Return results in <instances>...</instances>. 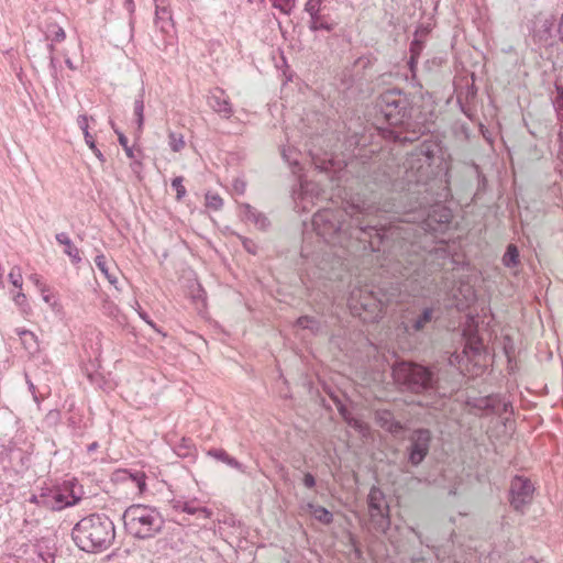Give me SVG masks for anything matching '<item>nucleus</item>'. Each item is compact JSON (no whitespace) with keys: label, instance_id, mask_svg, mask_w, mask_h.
Segmentation results:
<instances>
[{"label":"nucleus","instance_id":"23","mask_svg":"<svg viewBox=\"0 0 563 563\" xmlns=\"http://www.w3.org/2000/svg\"><path fill=\"white\" fill-rule=\"evenodd\" d=\"M95 264L97 268L104 275V277L108 279V282L113 285L115 288L118 283V277L115 275V272H111L110 268L107 265V260L103 254H99L95 257Z\"/></svg>","mask_w":563,"mask_h":563},{"label":"nucleus","instance_id":"33","mask_svg":"<svg viewBox=\"0 0 563 563\" xmlns=\"http://www.w3.org/2000/svg\"><path fill=\"white\" fill-rule=\"evenodd\" d=\"M273 5L279 9L283 13L289 14L291 9L295 7V0H272Z\"/></svg>","mask_w":563,"mask_h":563},{"label":"nucleus","instance_id":"11","mask_svg":"<svg viewBox=\"0 0 563 563\" xmlns=\"http://www.w3.org/2000/svg\"><path fill=\"white\" fill-rule=\"evenodd\" d=\"M431 439L432 435L428 429H417L411 433L408 456L411 465L418 466L424 460L429 453Z\"/></svg>","mask_w":563,"mask_h":563},{"label":"nucleus","instance_id":"18","mask_svg":"<svg viewBox=\"0 0 563 563\" xmlns=\"http://www.w3.org/2000/svg\"><path fill=\"white\" fill-rule=\"evenodd\" d=\"M374 529L385 533L390 526L389 506H376L368 509Z\"/></svg>","mask_w":563,"mask_h":563},{"label":"nucleus","instance_id":"21","mask_svg":"<svg viewBox=\"0 0 563 563\" xmlns=\"http://www.w3.org/2000/svg\"><path fill=\"white\" fill-rule=\"evenodd\" d=\"M307 508L317 521L323 525H330L333 521V515L327 508L313 503H308Z\"/></svg>","mask_w":563,"mask_h":563},{"label":"nucleus","instance_id":"2","mask_svg":"<svg viewBox=\"0 0 563 563\" xmlns=\"http://www.w3.org/2000/svg\"><path fill=\"white\" fill-rule=\"evenodd\" d=\"M377 107L391 128L387 131L386 137L397 143L413 142L418 139L415 131L408 130L411 108L404 92L399 89L386 90L379 96Z\"/></svg>","mask_w":563,"mask_h":563},{"label":"nucleus","instance_id":"32","mask_svg":"<svg viewBox=\"0 0 563 563\" xmlns=\"http://www.w3.org/2000/svg\"><path fill=\"white\" fill-rule=\"evenodd\" d=\"M282 156L283 158L288 163V164H294V165H297L298 164V154L296 152L295 148H291L290 146H284L282 148Z\"/></svg>","mask_w":563,"mask_h":563},{"label":"nucleus","instance_id":"44","mask_svg":"<svg viewBox=\"0 0 563 563\" xmlns=\"http://www.w3.org/2000/svg\"><path fill=\"white\" fill-rule=\"evenodd\" d=\"M411 57L408 62V65H409V68H410V71L412 73V76H415V67L417 65V56L415 55L413 53V47H411Z\"/></svg>","mask_w":563,"mask_h":563},{"label":"nucleus","instance_id":"57","mask_svg":"<svg viewBox=\"0 0 563 563\" xmlns=\"http://www.w3.org/2000/svg\"><path fill=\"white\" fill-rule=\"evenodd\" d=\"M306 186H307V185H306L305 183H301V184H300V190H301V192H303V191H306V190H307V189H306Z\"/></svg>","mask_w":563,"mask_h":563},{"label":"nucleus","instance_id":"53","mask_svg":"<svg viewBox=\"0 0 563 563\" xmlns=\"http://www.w3.org/2000/svg\"><path fill=\"white\" fill-rule=\"evenodd\" d=\"M423 562H424L423 558H413L411 563H423Z\"/></svg>","mask_w":563,"mask_h":563},{"label":"nucleus","instance_id":"29","mask_svg":"<svg viewBox=\"0 0 563 563\" xmlns=\"http://www.w3.org/2000/svg\"><path fill=\"white\" fill-rule=\"evenodd\" d=\"M210 454L213 455L217 460H220V461L229 464L232 467H235V468L240 467V463L234 457L230 456L223 450H213V451H210Z\"/></svg>","mask_w":563,"mask_h":563},{"label":"nucleus","instance_id":"6","mask_svg":"<svg viewBox=\"0 0 563 563\" xmlns=\"http://www.w3.org/2000/svg\"><path fill=\"white\" fill-rule=\"evenodd\" d=\"M395 379L406 386L410 391L420 394L435 388L437 380L433 373L419 364L399 362L393 367Z\"/></svg>","mask_w":563,"mask_h":563},{"label":"nucleus","instance_id":"17","mask_svg":"<svg viewBox=\"0 0 563 563\" xmlns=\"http://www.w3.org/2000/svg\"><path fill=\"white\" fill-rule=\"evenodd\" d=\"M173 508L176 511L197 516L198 519H209L212 515L209 508L200 506L197 500H175Z\"/></svg>","mask_w":563,"mask_h":563},{"label":"nucleus","instance_id":"16","mask_svg":"<svg viewBox=\"0 0 563 563\" xmlns=\"http://www.w3.org/2000/svg\"><path fill=\"white\" fill-rule=\"evenodd\" d=\"M374 419L377 426L394 435H398L404 430L401 422L397 421L393 412L387 409L376 410Z\"/></svg>","mask_w":563,"mask_h":563},{"label":"nucleus","instance_id":"60","mask_svg":"<svg viewBox=\"0 0 563 563\" xmlns=\"http://www.w3.org/2000/svg\"><path fill=\"white\" fill-rule=\"evenodd\" d=\"M507 408H508V404H504V411H507Z\"/></svg>","mask_w":563,"mask_h":563},{"label":"nucleus","instance_id":"30","mask_svg":"<svg viewBox=\"0 0 563 563\" xmlns=\"http://www.w3.org/2000/svg\"><path fill=\"white\" fill-rule=\"evenodd\" d=\"M184 178L181 176L175 177L172 180V187L176 190V199L180 201L187 194L185 186L183 185Z\"/></svg>","mask_w":563,"mask_h":563},{"label":"nucleus","instance_id":"35","mask_svg":"<svg viewBox=\"0 0 563 563\" xmlns=\"http://www.w3.org/2000/svg\"><path fill=\"white\" fill-rule=\"evenodd\" d=\"M9 279L10 282L12 283V285L16 288H22V275H21V269L20 267L18 266H14L10 274H9Z\"/></svg>","mask_w":563,"mask_h":563},{"label":"nucleus","instance_id":"28","mask_svg":"<svg viewBox=\"0 0 563 563\" xmlns=\"http://www.w3.org/2000/svg\"><path fill=\"white\" fill-rule=\"evenodd\" d=\"M168 144L174 152H180L185 147L183 134L169 132Z\"/></svg>","mask_w":563,"mask_h":563},{"label":"nucleus","instance_id":"8","mask_svg":"<svg viewBox=\"0 0 563 563\" xmlns=\"http://www.w3.org/2000/svg\"><path fill=\"white\" fill-rule=\"evenodd\" d=\"M349 307L354 314L362 316L368 312L372 319H377L383 311V301L367 288L353 289L347 300Z\"/></svg>","mask_w":563,"mask_h":563},{"label":"nucleus","instance_id":"46","mask_svg":"<svg viewBox=\"0 0 563 563\" xmlns=\"http://www.w3.org/2000/svg\"><path fill=\"white\" fill-rule=\"evenodd\" d=\"M410 531L412 533H415V536L418 538L420 544H423L426 547H430L429 542L422 538V534L418 530H416L415 528L411 527Z\"/></svg>","mask_w":563,"mask_h":563},{"label":"nucleus","instance_id":"55","mask_svg":"<svg viewBox=\"0 0 563 563\" xmlns=\"http://www.w3.org/2000/svg\"><path fill=\"white\" fill-rule=\"evenodd\" d=\"M47 48H48L49 53L52 54V53H53V51H54V48H55V47H54V44H53V43L48 44V45H47Z\"/></svg>","mask_w":563,"mask_h":563},{"label":"nucleus","instance_id":"52","mask_svg":"<svg viewBox=\"0 0 563 563\" xmlns=\"http://www.w3.org/2000/svg\"><path fill=\"white\" fill-rule=\"evenodd\" d=\"M98 448V443L97 442H92L91 444L88 445V451H93Z\"/></svg>","mask_w":563,"mask_h":563},{"label":"nucleus","instance_id":"48","mask_svg":"<svg viewBox=\"0 0 563 563\" xmlns=\"http://www.w3.org/2000/svg\"><path fill=\"white\" fill-rule=\"evenodd\" d=\"M41 498H43L42 494H40V495H32L31 498H30V503H33V504L40 506Z\"/></svg>","mask_w":563,"mask_h":563},{"label":"nucleus","instance_id":"4","mask_svg":"<svg viewBox=\"0 0 563 563\" xmlns=\"http://www.w3.org/2000/svg\"><path fill=\"white\" fill-rule=\"evenodd\" d=\"M114 525L104 515L85 517L76 523L71 531L76 545L86 552L106 550L114 540Z\"/></svg>","mask_w":563,"mask_h":563},{"label":"nucleus","instance_id":"59","mask_svg":"<svg viewBox=\"0 0 563 563\" xmlns=\"http://www.w3.org/2000/svg\"><path fill=\"white\" fill-rule=\"evenodd\" d=\"M51 417H52V418H53V417H56V412L51 411V412L48 413V418H51Z\"/></svg>","mask_w":563,"mask_h":563},{"label":"nucleus","instance_id":"26","mask_svg":"<svg viewBox=\"0 0 563 563\" xmlns=\"http://www.w3.org/2000/svg\"><path fill=\"white\" fill-rule=\"evenodd\" d=\"M368 509L376 506H388L385 501L384 493L376 486H373L367 496Z\"/></svg>","mask_w":563,"mask_h":563},{"label":"nucleus","instance_id":"41","mask_svg":"<svg viewBox=\"0 0 563 563\" xmlns=\"http://www.w3.org/2000/svg\"><path fill=\"white\" fill-rule=\"evenodd\" d=\"M242 243H243L244 249H245L249 253H251V254H256V252H257V246H256V244H255L252 240H250V239H243Z\"/></svg>","mask_w":563,"mask_h":563},{"label":"nucleus","instance_id":"34","mask_svg":"<svg viewBox=\"0 0 563 563\" xmlns=\"http://www.w3.org/2000/svg\"><path fill=\"white\" fill-rule=\"evenodd\" d=\"M206 205H207V207H209L213 210H219L222 207V199L217 194L208 192L206 195Z\"/></svg>","mask_w":563,"mask_h":563},{"label":"nucleus","instance_id":"7","mask_svg":"<svg viewBox=\"0 0 563 563\" xmlns=\"http://www.w3.org/2000/svg\"><path fill=\"white\" fill-rule=\"evenodd\" d=\"M336 9L338 1L335 0H308L305 11L310 15L309 29L311 31H333L338 22L331 19L330 11Z\"/></svg>","mask_w":563,"mask_h":563},{"label":"nucleus","instance_id":"45","mask_svg":"<svg viewBox=\"0 0 563 563\" xmlns=\"http://www.w3.org/2000/svg\"><path fill=\"white\" fill-rule=\"evenodd\" d=\"M13 300H14L15 305L23 306L26 301V297L23 292L20 291L14 296Z\"/></svg>","mask_w":563,"mask_h":563},{"label":"nucleus","instance_id":"37","mask_svg":"<svg viewBox=\"0 0 563 563\" xmlns=\"http://www.w3.org/2000/svg\"><path fill=\"white\" fill-rule=\"evenodd\" d=\"M65 31L62 27L55 25L49 31L47 38H49L52 42H62L65 40Z\"/></svg>","mask_w":563,"mask_h":563},{"label":"nucleus","instance_id":"36","mask_svg":"<svg viewBox=\"0 0 563 563\" xmlns=\"http://www.w3.org/2000/svg\"><path fill=\"white\" fill-rule=\"evenodd\" d=\"M64 493H65L67 499H73V497H75L76 504H78L81 499V489L79 488V492H76L75 485L70 482L65 485Z\"/></svg>","mask_w":563,"mask_h":563},{"label":"nucleus","instance_id":"3","mask_svg":"<svg viewBox=\"0 0 563 563\" xmlns=\"http://www.w3.org/2000/svg\"><path fill=\"white\" fill-rule=\"evenodd\" d=\"M434 157V145L423 143L406 157L402 165L398 168L397 176L388 175V181L395 188L407 190L412 194H420V190H413L412 186H427L432 177L431 164Z\"/></svg>","mask_w":563,"mask_h":563},{"label":"nucleus","instance_id":"22","mask_svg":"<svg viewBox=\"0 0 563 563\" xmlns=\"http://www.w3.org/2000/svg\"><path fill=\"white\" fill-rule=\"evenodd\" d=\"M133 112L135 117L137 132H142L144 124V89H141L139 96L134 100Z\"/></svg>","mask_w":563,"mask_h":563},{"label":"nucleus","instance_id":"12","mask_svg":"<svg viewBox=\"0 0 563 563\" xmlns=\"http://www.w3.org/2000/svg\"><path fill=\"white\" fill-rule=\"evenodd\" d=\"M208 104L214 112L224 119H229L233 113L229 96L219 87L213 88L210 91L208 96Z\"/></svg>","mask_w":563,"mask_h":563},{"label":"nucleus","instance_id":"27","mask_svg":"<svg viewBox=\"0 0 563 563\" xmlns=\"http://www.w3.org/2000/svg\"><path fill=\"white\" fill-rule=\"evenodd\" d=\"M297 327L301 329H308L313 333H317L321 329L320 321L316 319L314 317L310 316H302L297 319L296 321Z\"/></svg>","mask_w":563,"mask_h":563},{"label":"nucleus","instance_id":"19","mask_svg":"<svg viewBox=\"0 0 563 563\" xmlns=\"http://www.w3.org/2000/svg\"><path fill=\"white\" fill-rule=\"evenodd\" d=\"M58 244L64 245V253L70 258L73 264L81 262L79 250L74 245L73 241L67 233L62 232L55 235Z\"/></svg>","mask_w":563,"mask_h":563},{"label":"nucleus","instance_id":"43","mask_svg":"<svg viewBox=\"0 0 563 563\" xmlns=\"http://www.w3.org/2000/svg\"><path fill=\"white\" fill-rule=\"evenodd\" d=\"M77 124L80 130L84 132V136H86V131H88V117L82 114L77 118Z\"/></svg>","mask_w":563,"mask_h":563},{"label":"nucleus","instance_id":"42","mask_svg":"<svg viewBox=\"0 0 563 563\" xmlns=\"http://www.w3.org/2000/svg\"><path fill=\"white\" fill-rule=\"evenodd\" d=\"M466 349H470L473 352V354H479L482 351V343L478 340H476V341L472 340L465 346V350Z\"/></svg>","mask_w":563,"mask_h":563},{"label":"nucleus","instance_id":"54","mask_svg":"<svg viewBox=\"0 0 563 563\" xmlns=\"http://www.w3.org/2000/svg\"><path fill=\"white\" fill-rule=\"evenodd\" d=\"M140 317H141L144 321H146L147 323L152 324V323H151V321L147 319V314H146V313H142V312H140Z\"/></svg>","mask_w":563,"mask_h":563},{"label":"nucleus","instance_id":"49","mask_svg":"<svg viewBox=\"0 0 563 563\" xmlns=\"http://www.w3.org/2000/svg\"><path fill=\"white\" fill-rule=\"evenodd\" d=\"M49 68L52 71H56V59L53 55H49Z\"/></svg>","mask_w":563,"mask_h":563},{"label":"nucleus","instance_id":"40","mask_svg":"<svg viewBox=\"0 0 563 563\" xmlns=\"http://www.w3.org/2000/svg\"><path fill=\"white\" fill-rule=\"evenodd\" d=\"M302 484L306 488L312 489L317 484L316 477L311 473H305L302 477Z\"/></svg>","mask_w":563,"mask_h":563},{"label":"nucleus","instance_id":"51","mask_svg":"<svg viewBox=\"0 0 563 563\" xmlns=\"http://www.w3.org/2000/svg\"><path fill=\"white\" fill-rule=\"evenodd\" d=\"M29 386H30V389H31V391L33 394L34 400L37 401L38 399H37V396L35 395V391H34V389H35L34 385L31 382H29Z\"/></svg>","mask_w":563,"mask_h":563},{"label":"nucleus","instance_id":"14","mask_svg":"<svg viewBox=\"0 0 563 563\" xmlns=\"http://www.w3.org/2000/svg\"><path fill=\"white\" fill-rule=\"evenodd\" d=\"M117 483H126L135 486L139 494L146 490V475L142 471L118 470L113 476Z\"/></svg>","mask_w":563,"mask_h":563},{"label":"nucleus","instance_id":"58","mask_svg":"<svg viewBox=\"0 0 563 563\" xmlns=\"http://www.w3.org/2000/svg\"><path fill=\"white\" fill-rule=\"evenodd\" d=\"M66 65H67L69 68H71V69L74 68V66H73V64H71L70 59H66Z\"/></svg>","mask_w":563,"mask_h":563},{"label":"nucleus","instance_id":"1","mask_svg":"<svg viewBox=\"0 0 563 563\" xmlns=\"http://www.w3.org/2000/svg\"><path fill=\"white\" fill-rule=\"evenodd\" d=\"M378 208L373 205L351 203L344 209L325 208L313 214L312 227L316 233L328 244L349 247L352 240L367 243L377 238L383 242L387 232L405 241L406 252L413 256L409 261L417 265L413 274L415 280L442 269L450 262V252L444 240L435 242L439 234H443L450 227L452 211L450 208L434 203L429 208L409 209L404 212L395 211L389 223L395 221L406 225H390L382 223L376 213ZM374 249L373 242L368 241Z\"/></svg>","mask_w":563,"mask_h":563},{"label":"nucleus","instance_id":"13","mask_svg":"<svg viewBox=\"0 0 563 563\" xmlns=\"http://www.w3.org/2000/svg\"><path fill=\"white\" fill-rule=\"evenodd\" d=\"M43 498L40 500V507L51 510H62L65 507L76 505V498L67 499L63 490H47L42 493Z\"/></svg>","mask_w":563,"mask_h":563},{"label":"nucleus","instance_id":"31","mask_svg":"<svg viewBox=\"0 0 563 563\" xmlns=\"http://www.w3.org/2000/svg\"><path fill=\"white\" fill-rule=\"evenodd\" d=\"M85 141H86V144L89 146V148L93 152L96 157L101 163H103L106 161V158H104L103 154L101 153V151L96 146L95 140H93L92 135L89 133V131H86Z\"/></svg>","mask_w":563,"mask_h":563},{"label":"nucleus","instance_id":"38","mask_svg":"<svg viewBox=\"0 0 563 563\" xmlns=\"http://www.w3.org/2000/svg\"><path fill=\"white\" fill-rule=\"evenodd\" d=\"M117 133L119 136V143L124 148L126 156L129 158H134V152H133V148L131 146H129L128 137L123 133H120L118 131H117Z\"/></svg>","mask_w":563,"mask_h":563},{"label":"nucleus","instance_id":"39","mask_svg":"<svg viewBox=\"0 0 563 563\" xmlns=\"http://www.w3.org/2000/svg\"><path fill=\"white\" fill-rule=\"evenodd\" d=\"M554 107L559 120L563 123V91H560L554 100Z\"/></svg>","mask_w":563,"mask_h":563},{"label":"nucleus","instance_id":"9","mask_svg":"<svg viewBox=\"0 0 563 563\" xmlns=\"http://www.w3.org/2000/svg\"><path fill=\"white\" fill-rule=\"evenodd\" d=\"M437 320L435 309L433 307H424L407 311L400 322V329L405 334L413 336L418 333L427 331Z\"/></svg>","mask_w":563,"mask_h":563},{"label":"nucleus","instance_id":"50","mask_svg":"<svg viewBox=\"0 0 563 563\" xmlns=\"http://www.w3.org/2000/svg\"><path fill=\"white\" fill-rule=\"evenodd\" d=\"M501 51H503V53H505V54H511V53H514V52H515V47H514L512 45H509V46H507V47L503 48Z\"/></svg>","mask_w":563,"mask_h":563},{"label":"nucleus","instance_id":"25","mask_svg":"<svg viewBox=\"0 0 563 563\" xmlns=\"http://www.w3.org/2000/svg\"><path fill=\"white\" fill-rule=\"evenodd\" d=\"M519 262L518 247L515 244H509L507 246L506 253L503 256V264L508 268H512L516 267Z\"/></svg>","mask_w":563,"mask_h":563},{"label":"nucleus","instance_id":"56","mask_svg":"<svg viewBox=\"0 0 563 563\" xmlns=\"http://www.w3.org/2000/svg\"><path fill=\"white\" fill-rule=\"evenodd\" d=\"M31 279L35 283V284H38V277L36 275H32L31 276Z\"/></svg>","mask_w":563,"mask_h":563},{"label":"nucleus","instance_id":"20","mask_svg":"<svg viewBox=\"0 0 563 563\" xmlns=\"http://www.w3.org/2000/svg\"><path fill=\"white\" fill-rule=\"evenodd\" d=\"M309 155L316 168L321 172H329L333 167V156L332 154L324 153L323 156H320L314 152L313 148H309Z\"/></svg>","mask_w":563,"mask_h":563},{"label":"nucleus","instance_id":"47","mask_svg":"<svg viewBox=\"0 0 563 563\" xmlns=\"http://www.w3.org/2000/svg\"><path fill=\"white\" fill-rule=\"evenodd\" d=\"M234 188L238 192L243 194L245 190V183L243 180L236 179L234 183Z\"/></svg>","mask_w":563,"mask_h":563},{"label":"nucleus","instance_id":"10","mask_svg":"<svg viewBox=\"0 0 563 563\" xmlns=\"http://www.w3.org/2000/svg\"><path fill=\"white\" fill-rule=\"evenodd\" d=\"M534 487L530 479L522 476H516L510 483V505L517 511H522L523 508L532 501Z\"/></svg>","mask_w":563,"mask_h":563},{"label":"nucleus","instance_id":"5","mask_svg":"<svg viewBox=\"0 0 563 563\" xmlns=\"http://www.w3.org/2000/svg\"><path fill=\"white\" fill-rule=\"evenodd\" d=\"M128 529L139 539L154 537L164 526L161 512L150 506L132 505L123 515Z\"/></svg>","mask_w":563,"mask_h":563},{"label":"nucleus","instance_id":"24","mask_svg":"<svg viewBox=\"0 0 563 563\" xmlns=\"http://www.w3.org/2000/svg\"><path fill=\"white\" fill-rule=\"evenodd\" d=\"M16 334L20 336L22 344L24 345V347L27 351H30V352L37 351L36 336L33 332L25 330V329H23V330L16 329Z\"/></svg>","mask_w":563,"mask_h":563},{"label":"nucleus","instance_id":"15","mask_svg":"<svg viewBox=\"0 0 563 563\" xmlns=\"http://www.w3.org/2000/svg\"><path fill=\"white\" fill-rule=\"evenodd\" d=\"M240 212L244 221L253 223L258 230L266 231L271 225L269 219L249 203L241 205Z\"/></svg>","mask_w":563,"mask_h":563}]
</instances>
